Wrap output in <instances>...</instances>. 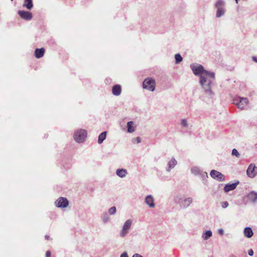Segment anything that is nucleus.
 I'll use <instances>...</instances> for the list:
<instances>
[{
    "mask_svg": "<svg viewBox=\"0 0 257 257\" xmlns=\"http://www.w3.org/2000/svg\"><path fill=\"white\" fill-rule=\"evenodd\" d=\"M191 67L194 74L200 76V83L205 94L213 98L215 93L211 89V84L215 78L214 73L205 70L201 65Z\"/></svg>",
    "mask_w": 257,
    "mask_h": 257,
    "instance_id": "1",
    "label": "nucleus"
},
{
    "mask_svg": "<svg viewBox=\"0 0 257 257\" xmlns=\"http://www.w3.org/2000/svg\"><path fill=\"white\" fill-rule=\"evenodd\" d=\"M174 202L178 204L181 208H188L193 202L192 197L184 198L181 195H177L174 198Z\"/></svg>",
    "mask_w": 257,
    "mask_h": 257,
    "instance_id": "2",
    "label": "nucleus"
},
{
    "mask_svg": "<svg viewBox=\"0 0 257 257\" xmlns=\"http://www.w3.org/2000/svg\"><path fill=\"white\" fill-rule=\"evenodd\" d=\"M132 224L133 220L131 219H127L125 221L122 226V229L119 233L120 237L123 238L128 234Z\"/></svg>",
    "mask_w": 257,
    "mask_h": 257,
    "instance_id": "3",
    "label": "nucleus"
},
{
    "mask_svg": "<svg viewBox=\"0 0 257 257\" xmlns=\"http://www.w3.org/2000/svg\"><path fill=\"white\" fill-rule=\"evenodd\" d=\"M87 137V131L83 129H80L76 131L74 134V139L77 143L83 142Z\"/></svg>",
    "mask_w": 257,
    "mask_h": 257,
    "instance_id": "4",
    "label": "nucleus"
},
{
    "mask_svg": "<svg viewBox=\"0 0 257 257\" xmlns=\"http://www.w3.org/2000/svg\"><path fill=\"white\" fill-rule=\"evenodd\" d=\"M155 80L151 78H147L143 82V87L148 90L154 91L155 89Z\"/></svg>",
    "mask_w": 257,
    "mask_h": 257,
    "instance_id": "5",
    "label": "nucleus"
},
{
    "mask_svg": "<svg viewBox=\"0 0 257 257\" xmlns=\"http://www.w3.org/2000/svg\"><path fill=\"white\" fill-rule=\"evenodd\" d=\"M233 103L240 109H243L248 103L247 98L239 97L238 99H233Z\"/></svg>",
    "mask_w": 257,
    "mask_h": 257,
    "instance_id": "6",
    "label": "nucleus"
},
{
    "mask_svg": "<svg viewBox=\"0 0 257 257\" xmlns=\"http://www.w3.org/2000/svg\"><path fill=\"white\" fill-rule=\"evenodd\" d=\"M210 175L212 178L218 181L222 182L225 180L224 175L216 170H211Z\"/></svg>",
    "mask_w": 257,
    "mask_h": 257,
    "instance_id": "7",
    "label": "nucleus"
},
{
    "mask_svg": "<svg viewBox=\"0 0 257 257\" xmlns=\"http://www.w3.org/2000/svg\"><path fill=\"white\" fill-rule=\"evenodd\" d=\"M68 204V200L64 197H59L55 202L56 206L59 208H66Z\"/></svg>",
    "mask_w": 257,
    "mask_h": 257,
    "instance_id": "8",
    "label": "nucleus"
},
{
    "mask_svg": "<svg viewBox=\"0 0 257 257\" xmlns=\"http://www.w3.org/2000/svg\"><path fill=\"white\" fill-rule=\"evenodd\" d=\"M18 14L21 18L27 21H30L32 18V13L28 11H19Z\"/></svg>",
    "mask_w": 257,
    "mask_h": 257,
    "instance_id": "9",
    "label": "nucleus"
},
{
    "mask_svg": "<svg viewBox=\"0 0 257 257\" xmlns=\"http://www.w3.org/2000/svg\"><path fill=\"white\" fill-rule=\"evenodd\" d=\"M154 198L151 195H149L146 197L145 202L150 208H154L156 206L154 201Z\"/></svg>",
    "mask_w": 257,
    "mask_h": 257,
    "instance_id": "10",
    "label": "nucleus"
},
{
    "mask_svg": "<svg viewBox=\"0 0 257 257\" xmlns=\"http://www.w3.org/2000/svg\"><path fill=\"white\" fill-rule=\"evenodd\" d=\"M192 173L196 175H199L202 177H207V174L205 172L202 171L199 168L194 167L191 169Z\"/></svg>",
    "mask_w": 257,
    "mask_h": 257,
    "instance_id": "11",
    "label": "nucleus"
},
{
    "mask_svg": "<svg viewBox=\"0 0 257 257\" xmlns=\"http://www.w3.org/2000/svg\"><path fill=\"white\" fill-rule=\"evenodd\" d=\"M239 183V181H237L236 182L232 184H226L224 187V191L225 192H228L230 191L235 189Z\"/></svg>",
    "mask_w": 257,
    "mask_h": 257,
    "instance_id": "12",
    "label": "nucleus"
},
{
    "mask_svg": "<svg viewBox=\"0 0 257 257\" xmlns=\"http://www.w3.org/2000/svg\"><path fill=\"white\" fill-rule=\"evenodd\" d=\"M256 168L254 164H251L249 165L246 171L247 175L249 177L253 178L255 176V174L254 173V171Z\"/></svg>",
    "mask_w": 257,
    "mask_h": 257,
    "instance_id": "13",
    "label": "nucleus"
},
{
    "mask_svg": "<svg viewBox=\"0 0 257 257\" xmlns=\"http://www.w3.org/2000/svg\"><path fill=\"white\" fill-rule=\"evenodd\" d=\"M121 92V88L120 85L116 84L113 86L112 89V93L114 95L118 96L120 94Z\"/></svg>",
    "mask_w": 257,
    "mask_h": 257,
    "instance_id": "14",
    "label": "nucleus"
},
{
    "mask_svg": "<svg viewBox=\"0 0 257 257\" xmlns=\"http://www.w3.org/2000/svg\"><path fill=\"white\" fill-rule=\"evenodd\" d=\"M177 164V162L175 158H173L168 163V168L166 169V171L170 172L171 170L174 168L175 166Z\"/></svg>",
    "mask_w": 257,
    "mask_h": 257,
    "instance_id": "15",
    "label": "nucleus"
},
{
    "mask_svg": "<svg viewBox=\"0 0 257 257\" xmlns=\"http://www.w3.org/2000/svg\"><path fill=\"white\" fill-rule=\"evenodd\" d=\"M45 53V49L43 48H37L35 50V56L37 58H40L42 57Z\"/></svg>",
    "mask_w": 257,
    "mask_h": 257,
    "instance_id": "16",
    "label": "nucleus"
},
{
    "mask_svg": "<svg viewBox=\"0 0 257 257\" xmlns=\"http://www.w3.org/2000/svg\"><path fill=\"white\" fill-rule=\"evenodd\" d=\"M248 200L252 202H257V193L251 191L247 195Z\"/></svg>",
    "mask_w": 257,
    "mask_h": 257,
    "instance_id": "17",
    "label": "nucleus"
},
{
    "mask_svg": "<svg viewBox=\"0 0 257 257\" xmlns=\"http://www.w3.org/2000/svg\"><path fill=\"white\" fill-rule=\"evenodd\" d=\"M116 174L120 178H124L127 174V172L125 169H118L116 171Z\"/></svg>",
    "mask_w": 257,
    "mask_h": 257,
    "instance_id": "18",
    "label": "nucleus"
},
{
    "mask_svg": "<svg viewBox=\"0 0 257 257\" xmlns=\"http://www.w3.org/2000/svg\"><path fill=\"white\" fill-rule=\"evenodd\" d=\"M244 235L247 238H250L252 236L253 233L252 229L249 227H246L244 229Z\"/></svg>",
    "mask_w": 257,
    "mask_h": 257,
    "instance_id": "19",
    "label": "nucleus"
},
{
    "mask_svg": "<svg viewBox=\"0 0 257 257\" xmlns=\"http://www.w3.org/2000/svg\"><path fill=\"white\" fill-rule=\"evenodd\" d=\"M23 7H26L28 10H31L33 7L32 0H25Z\"/></svg>",
    "mask_w": 257,
    "mask_h": 257,
    "instance_id": "20",
    "label": "nucleus"
},
{
    "mask_svg": "<svg viewBox=\"0 0 257 257\" xmlns=\"http://www.w3.org/2000/svg\"><path fill=\"white\" fill-rule=\"evenodd\" d=\"M106 132L101 133L98 136V143L101 144L105 139L106 137Z\"/></svg>",
    "mask_w": 257,
    "mask_h": 257,
    "instance_id": "21",
    "label": "nucleus"
},
{
    "mask_svg": "<svg viewBox=\"0 0 257 257\" xmlns=\"http://www.w3.org/2000/svg\"><path fill=\"white\" fill-rule=\"evenodd\" d=\"M212 235V233L211 230H207L205 232L203 233L202 237L204 240H207Z\"/></svg>",
    "mask_w": 257,
    "mask_h": 257,
    "instance_id": "22",
    "label": "nucleus"
},
{
    "mask_svg": "<svg viewBox=\"0 0 257 257\" xmlns=\"http://www.w3.org/2000/svg\"><path fill=\"white\" fill-rule=\"evenodd\" d=\"M134 124L133 121H128L127 123V132L130 133H133L135 131V130L133 128Z\"/></svg>",
    "mask_w": 257,
    "mask_h": 257,
    "instance_id": "23",
    "label": "nucleus"
},
{
    "mask_svg": "<svg viewBox=\"0 0 257 257\" xmlns=\"http://www.w3.org/2000/svg\"><path fill=\"white\" fill-rule=\"evenodd\" d=\"M224 6V2L223 1L219 0L215 4V7L218 9L219 8H223Z\"/></svg>",
    "mask_w": 257,
    "mask_h": 257,
    "instance_id": "24",
    "label": "nucleus"
},
{
    "mask_svg": "<svg viewBox=\"0 0 257 257\" xmlns=\"http://www.w3.org/2000/svg\"><path fill=\"white\" fill-rule=\"evenodd\" d=\"M224 14V8L218 9L216 12V17L220 18Z\"/></svg>",
    "mask_w": 257,
    "mask_h": 257,
    "instance_id": "25",
    "label": "nucleus"
},
{
    "mask_svg": "<svg viewBox=\"0 0 257 257\" xmlns=\"http://www.w3.org/2000/svg\"><path fill=\"white\" fill-rule=\"evenodd\" d=\"M175 63L178 64L182 61V57L180 54H176L175 55Z\"/></svg>",
    "mask_w": 257,
    "mask_h": 257,
    "instance_id": "26",
    "label": "nucleus"
},
{
    "mask_svg": "<svg viewBox=\"0 0 257 257\" xmlns=\"http://www.w3.org/2000/svg\"><path fill=\"white\" fill-rule=\"evenodd\" d=\"M231 154H232V156H235L237 158H239L240 156V154L238 153L237 150L236 149H233L232 150Z\"/></svg>",
    "mask_w": 257,
    "mask_h": 257,
    "instance_id": "27",
    "label": "nucleus"
},
{
    "mask_svg": "<svg viewBox=\"0 0 257 257\" xmlns=\"http://www.w3.org/2000/svg\"><path fill=\"white\" fill-rule=\"evenodd\" d=\"M116 209L115 206L111 207L108 210V212L110 215H113L116 213Z\"/></svg>",
    "mask_w": 257,
    "mask_h": 257,
    "instance_id": "28",
    "label": "nucleus"
},
{
    "mask_svg": "<svg viewBox=\"0 0 257 257\" xmlns=\"http://www.w3.org/2000/svg\"><path fill=\"white\" fill-rule=\"evenodd\" d=\"M181 123L182 125L184 127H187L188 126L187 121L186 119H182Z\"/></svg>",
    "mask_w": 257,
    "mask_h": 257,
    "instance_id": "29",
    "label": "nucleus"
},
{
    "mask_svg": "<svg viewBox=\"0 0 257 257\" xmlns=\"http://www.w3.org/2000/svg\"><path fill=\"white\" fill-rule=\"evenodd\" d=\"M221 206L223 208H226L229 205V204L227 201H223V202H221Z\"/></svg>",
    "mask_w": 257,
    "mask_h": 257,
    "instance_id": "30",
    "label": "nucleus"
},
{
    "mask_svg": "<svg viewBox=\"0 0 257 257\" xmlns=\"http://www.w3.org/2000/svg\"><path fill=\"white\" fill-rule=\"evenodd\" d=\"M102 220L104 223H106L109 220V217L108 216L106 215L105 216H103L102 217Z\"/></svg>",
    "mask_w": 257,
    "mask_h": 257,
    "instance_id": "31",
    "label": "nucleus"
},
{
    "mask_svg": "<svg viewBox=\"0 0 257 257\" xmlns=\"http://www.w3.org/2000/svg\"><path fill=\"white\" fill-rule=\"evenodd\" d=\"M135 141H136L137 143L138 144L140 143L141 141V138L140 137H137L136 138H135L133 142L134 143H135Z\"/></svg>",
    "mask_w": 257,
    "mask_h": 257,
    "instance_id": "32",
    "label": "nucleus"
},
{
    "mask_svg": "<svg viewBox=\"0 0 257 257\" xmlns=\"http://www.w3.org/2000/svg\"><path fill=\"white\" fill-rule=\"evenodd\" d=\"M218 233L220 235L224 234V230L222 228H220L218 230Z\"/></svg>",
    "mask_w": 257,
    "mask_h": 257,
    "instance_id": "33",
    "label": "nucleus"
},
{
    "mask_svg": "<svg viewBox=\"0 0 257 257\" xmlns=\"http://www.w3.org/2000/svg\"><path fill=\"white\" fill-rule=\"evenodd\" d=\"M248 254L249 256H252L253 254V251L252 249L248 250Z\"/></svg>",
    "mask_w": 257,
    "mask_h": 257,
    "instance_id": "34",
    "label": "nucleus"
},
{
    "mask_svg": "<svg viewBox=\"0 0 257 257\" xmlns=\"http://www.w3.org/2000/svg\"><path fill=\"white\" fill-rule=\"evenodd\" d=\"M120 257H128V256L127 253L126 251H125L123 252L122 254H121Z\"/></svg>",
    "mask_w": 257,
    "mask_h": 257,
    "instance_id": "35",
    "label": "nucleus"
},
{
    "mask_svg": "<svg viewBox=\"0 0 257 257\" xmlns=\"http://www.w3.org/2000/svg\"><path fill=\"white\" fill-rule=\"evenodd\" d=\"M45 255H46V257H51V253L50 251H49V250L47 251L46 252Z\"/></svg>",
    "mask_w": 257,
    "mask_h": 257,
    "instance_id": "36",
    "label": "nucleus"
},
{
    "mask_svg": "<svg viewBox=\"0 0 257 257\" xmlns=\"http://www.w3.org/2000/svg\"><path fill=\"white\" fill-rule=\"evenodd\" d=\"M132 257H143V256L138 253H136V254H134Z\"/></svg>",
    "mask_w": 257,
    "mask_h": 257,
    "instance_id": "37",
    "label": "nucleus"
},
{
    "mask_svg": "<svg viewBox=\"0 0 257 257\" xmlns=\"http://www.w3.org/2000/svg\"><path fill=\"white\" fill-rule=\"evenodd\" d=\"M252 59L253 61L257 63V57L253 56L252 57Z\"/></svg>",
    "mask_w": 257,
    "mask_h": 257,
    "instance_id": "38",
    "label": "nucleus"
},
{
    "mask_svg": "<svg viewBox=\"0 0 257 257\" xmlns=\"http://www.w3.org/2000/svg\"><path fill=\"white\" fill-rule=\"evenodd\" d=\"M229 257H236V256L234 254H232L230 255Z\"/></svg>",
    "mask_w": 257,
    "mask_h": 257,
    "instance_id": "39",
    "label": "nucleus"
},
{
    "mask_svg": "<svg viewBox=\"0 0 257 257\" xmlns=\"http://www.w3.org/2000/svg\"><path fill=\"white\" fill-rule=\"evenodd\" d=\"M45 238L48 239L49 238V236L48 235H45Z\"/></svg>",
    "mask_w": 257,
    "mask_h": 257,
    "instance_id": "40",
    "label": "nucleus"
},
{
    "mask_svg": "<svg viewBox=\"0 0 257 257\" xmlns=\"http://www.w3.org/2000/svg\"><path fill=\"white\" fill-rule=\"evenodd\" d=\"M235 2H236V3H238V0H235Z\"/></svg>",
    "mask_w": 257,
    "mask_h": 257,
    "instance_id": "41",
    "label": "nucleus"
}]
</instances>
